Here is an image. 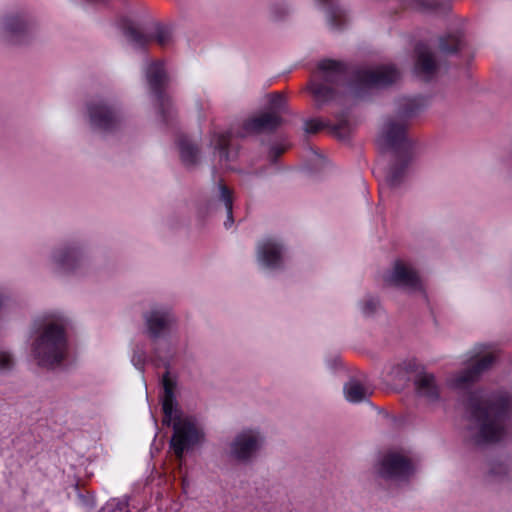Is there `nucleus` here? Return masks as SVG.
Instances as JSON below:
<instances>
[{
    "mask_svg": "<svg viewBox=\"0 0 512 512\" xmlns=\"http://www.w3.org/2000/svg\"><path fill=\"white\" fill-rule=\"evenodd\" d=\"M121 30L127 42L134 49H145L151 42L150 27L144 30L137 28L132 21L124 19L121 22Z\"/></svg>",
    "mask_w": 512,
    "mask_h": 512,
    "instance_id": "4be33fe9",
    "label": "nucleus"
},
{
    "mask_svg": "<svg viewBox=\"0 0 512 512\" xmlns=\"http://www.w3.org/2000/svg\"><path fill=\"white\" fill-rule=\"evenodd\" d=\"M414 473L411 460L396 452L385 454L376 465V474L386 481L408 482Z\"/></svg>",
    "mask_w": 512,
    "mask_h": 512,
    "instance_id": "9b49d317",
    "label": "nucleus"
},
{
    "mask_svg": "<svg viewBox=\"0 0 512 512\" xmlns=\"http://www.w3.org/2000/svg\"><path fill=\"white\" fill-rule=\"evenodd\" d=\"M229 138V134L221 133L215 134L211 140V145L214 147V155L218 156L220 163L230 161L228 151Z\"/></svg>",
    "mask_w": 512,
    "mask_h": 512,
    "instance_id": "c85d7f7f",
    "label": "nucleus"
},
{
    "mask_svg": "<svg viewBox=\"0 0 512 512\" xmlns=\"http://www.w3.org/2000/svg\"><path fill=\"white\" fill-rule=\"evenodd\" d=\"M333 132L339 137V138H342V139H345L348 135V130H347V123L346 121H341L339 124L335 125L333 127Z\"/></svg>",
    "mask_w": 512,
    "mask_h": 512,
    "instance_id": "c9c22d12",
    "label": "nucleus"
},
{
    "mask_svg": "<svg viewBox=\"0 0 512 512\" xmlns=\"http://www.w3.org/2000/svg\"><path fill=\"white\" fill-rule=\"evenodd\" d=\"M386 284L405 289L409 292L421 291L422 283L417 272L400 260H396L392 270L384 277Z\"/></svg>",
    "mask_w": 512,
    "mask_h": 512,
    "instance_id": "ddd939ff",
    "label": "nucleus"
},
{
    "mask_svg": "<svg viewBox=\"0 0 512 512\" xmlns=\"http://www.w3.org/2000/svg\"><path fill=\"white\" fill-rule=\"evenodd\" d=\"M216 200L223 204L226 212V221L224 222L225 228H230L234 222L233 220V199L232 193L229 188L223 183H218L216 186Z\"/></svg>",
    "mask_w": 512,
    "mask_h": 512,
    "instance_id": "cd10ccee",
    "label": "nucleus"
},
{
    "mask_svg": "<svg viewBox=\"0 0 512 512\" xmlns=\"http://www.w3.org/2000/svg\"><path fill=\"white\" fill-rule=\"evenodd\" d=\"M413 382L419 397L426 399L428 402H436L440 399V389L434 374L425 370L419 371Z\"/></svg>",
    "mask_w": 512,
    "mask_h": 512,
    "instance_id": "aec40b11",
    "label": "nucleus"
},
{
    "mask_svg": "<svg viewBox=\"0 0 512 512\" xmlns=\"http://www.w3.org/2000/svg\"><path fill=\"white\" fill-rule=\"evenodd\" d=\"M151 42L155 41L161 47H164L172 42L173 33L169 26L155 23L150 27Z\"/></svg>",
    "mask_w": 512,
    "mask_h": 512,
    "instance_id": "c756f323",
    "label": "nucleus"
},
{
    "mask_svg": "<svg viewBox=\"0 0 512 512\" xmlns=\"http://www.w3.org/2000/svg\"><path fill=\"white\" fill-rule=\"evenodd\" d=\"M265 443L264 435L256 429H244L229 443L228 457L243 464L250 463Z\"/></svg>",
    "mask_w": 512,
    "mask_h": 512,
    "instance_id": "6e6552de",
    "label": "nucleus"
},
{
    "mask_svg": "<svg viewBox=\"0 0 512 512\" xmlns=\"http://www.w3.org/2000/svg\"><path fill=\"white\" fill-rule=\"evenodd\" d=\"M512 418V393L506 390L475 391L466 404L464 442L485 448L502 441Z\"/></svg>",
    "mask_w": 512,
    "mask_h": 512,
    "instance_id": "f03ea898",
    "label": "nucleus"
},
{
    "mask_svg": "<svg viewBox=\"0 0 512 512\" xmlns=\"http://www.w3.org/2000/svg\"><path fill=\"white\" fill-rule=\"evenodd\" d=\"M442 70H447V63L426 43H418L414 49V76L424 82L434 80Z\"/></svg>",
    "mask_w": 512,
    "mask_h": 512,
    "instance_id": "1a4fd4ad",
    "label": "nucleus"
},
{
    "mask_svg": "<svg viewBox=\"0 0 512 512\" xmlns=\"http://www.w3.org/2000/svg\"><path fill=\"white\" fill-rule=\"evenodd\" d=\"M378 308H379L378 299H376L374 297H368L362 305V312L366 316H371L377 311Z\"/></svg>",
    "mask_w": 512,
    "mask_h": 512,
    "instance_id": "72a5a7b5",
    "label": "nucleus"
},
{
    "mask_svg": "<svg viewBox=\"0 0 512 512\" xmlns=\"http://www.w3.org/2000/svg\"><path fill=\"white\" fill-rule=\"evenodd\" d=\"M425 108L421 97H401L395 102V115L385 120L380 141L387 147H406L411 142L407 136L409 120L420 114Z\"/></svg>",
    "mask_w": 512,
    "mask_h": 512,
    "instance_id": "20e7f679",
    "label": "nucleus"
},
{
    "mask_svg": "<svg viewBox=\"0 0 512 512\" xmlns=\"http://www.w3.org/2000/svg\"><path fill=\"white\" fill-rule=\"evenodd\" d=\"M9 300V297L0 291V311L6 306L7 301Z\"/></svg>",
    "mask_w": 512,
    "mask_h": 512,
    "instance_id": "e433bc0d",
    "label": "nucleus"
},
{
    "mask_svg": "<svg viewBox=\"0 0 512 512\" xmlns=\"http://www.w3.org/2000/svg\"><path fill=\"white\" fill-rule=\"evenodd\" d=\"M145 322L149 336L155 341L165 335L175 319L166 310L153 309L145 314Z\"/></svg>",
    "mask_w": 512,
    "mask_h": 512,
    "instance_id": "a211bd4d",
    "label": "nucleus"
},
{
    "mask_svg": "<svg viewBox=\"0 0 512 512\" xmlns=\"http://www.w3.org/2000/svg\"><path fill=\"white\" fill-rule=\"evenodd\" d=\"M31 332V354L37 365L48 369L60 365L67 351L64 319L51 315L38 318Z\"/></svg>",
    "mask_w": 512,
    "mask_h": 512,
    "instance_id": "7ed1b4c3",
    "label": "nucleus"
},
{
    "mask_svg": "<svg viewBox=\"0 0 512 512\" xmlns=\"http://www.w3.org/2000/svg\"><path fill=\"white\" fill-rule=\"evenodd\" d=\"M162 386L164 389V395L162 397V410H163V425L170 426L172 422V415L176 413L177 409H181L178 405L175 396L176 380L170 376L169 371H166L162 377Z\"/></svg>",
    "mask_w": 512,
    "mask_h": 512,
    "instance_id": "6ab92c4d",
    "label": "nucleus"
},
{
    "mask_svg": "<svg viewBox=\"0 0 512 512\" xmlns=\"http://www.w3.org/2000/svg\"><path fill=\"white\" fill-rule=\"evenodd\" d=\"M52 259L57 267L65 272H74L81 269L86 262V256L77 243H67L57 248Z\"/></svg>",
    "mask_w": 512,
    "mask_h": 512,
    "instance_id": "4468645a",
    "label": "nucleus"
},
{
    "mask_svg": "<svg viewBox=\"0 0 512 512\" xmlns=\"http://www.w3.org/2000/svg\"><path fill=\"white\" fill-rule=\"evenodd\" d=\"M485 479L489 483L512 480V460L506 456L491 459L487 463Z\"/></svg>",
    "mask_w": 512,
    "mask_h": 512,
    "instance_id": "412c9836",
    "label": "nucleus"
},
{
    "mask_svg": "<svg viewBox=\"0 0 512 512\" xmlns=\"http://www.w3.org/2000/svg\"><path fill=\"white\" fill-rule=\"evenodd\" d=\"M283 245L276 239L268 237L257 245V259L269 269H279L283 265Z\"/></svg>",
    "mask_w": 512,
    "mask_h": 512,
    "instance_id": "2eb2a0df",
    "label": "nucleus"
},
{
    "mask_svg": "<svg viewBox=\"0 0 512 512\" xmlns=\"http://www.w3.org/2000/svg\"><path fill=\"white\" fill-rule=\"evenodd\" d=\"M317 4L325 9L326 19L331 29L340 30L347 22L345 10L340 7L336 0H316Z\"/></svg>",
    "mask_w": 512,
    "mask_h": 512,
    "instance_id": "5701e85b",
    "label": "nucleus"
},
{
    "mask_svg": "<svg viewBox=\"0 0 512 512\" xmlns=\"http://www.w3.org/2000/svg\"><path fill=\"white\" fill-rule=\"evenodd\" d=\"M90 128L103 134H111L120 130L124 124L121 110L106 99L98 98L86 105Z\"/></svg>",
    "mask_w": 512,
    "mask_h": 512,
    "instance_id": "423d86ee",
    "label": "nucleus"
},
{
    "mask_svg": "<svg viewBox=\"0 0 512 512\" xmlns=\"http://www.w3.org/2000/svg\"><path fill=\"white\" fill-rule=\"evenodd\" d=\"M84 1L87 3H101V2H104L105 0H84Z\"/></svg>",
    "mask_w": 512,
    "mask_h": 512,
    "instance_id": "ea45409f",
    "label": "nucleus"
},
{
    "mask_svg": "<svg viewBox=\"0 0 512 512\" xmlns=\"http://www.w3.org/2000/svg\"><path fill=\"white\" fill-rule=\"evenodd\" d=\"M16 367V359L14 355L7 350H0V374L8 375L13 372Z\"/></svg>",
    "mask_w": 512,
    "mask_h": 512,
    "instance_id": "7c9ffc66",
    "label": "nucleus"
},
{
    "mask_svg": "<svg viewBox=\"0 0 512 512\" xmlns=\"http://www.w3.org/2000/svg\"><path fill=\"white\" fill-rule=\"evenodd\" d=\"M403 4L425 13H444L450 9L448 0H400Z\"/></svg>",
    "mask_w": 512,
    "mask_h": 512,
    "instance_id": "a878e982",
    "label": "nucleus"
},
{
    "mask_svg": "<svg viewBox=\"0 0 512 512\" xmlns=\"http://www.w3.org/2000/svg\"><path fill=\"white\" fill-rule=\"evenodd\" d=\"M34 23L22 12H8L0 17V36L11 45H22L32 38Z\"/></svg>",
    "mask_w": 512,
    "mask_h": 512,
    "instance_id": "0eeeda50",
    "label": "nucleus"
},
{
    "mask_svg": "<svg viewBox=\"0 0 512 512\" xmlns=\"http://www.w3.org/2000/svg\"><path fill=\"white\" fill-rule=\"evenodd\" d=\"M268 96L271 109L273 110L270 113H276L279 115V113L286 111V99L282 94L273 93Z\"/></svg>",
    "mask_w": 512,
    "mask_h": 512,
    "instance_id": "2f4dec72",
    "label": "nucleus"
},
{
    "mask_svg": "<svg viewBox=\"0 0 512 512\" xmlns=\"http://www.w3.org/2000/svg\"><path fill=\"white\" fill-rule=\"evenodd\" d=\"M325 126L326 125L324 122L317 120V119H312V120L305 121L304 130L306 133L312 134V133H316V132L320 131Z\"/></svg>",
    "mask_w": 512,
    "mask_h": 512,
    "instance_id": "f704fd0d",
    "label": "nucleus"
},
{
    "mask_svg": "<svg viewBox=\"0 0 512 512\" xmlns=\"http://www.w3.org/2000/svg\"><path fill=\"white\" fill-rule=\"evenodd\" d=\"M465 46L463 33L460 30L448 32L438 39V48L443 55H453Z\"/></svg>",
    "mask_w": 512,
    "mask_h": 512,
    "instance_id": "393cba45",
    "label": "nucleus"
},
{
    "mask_svg": "<svg viewBox=\"0 0 512 512\" xmlns=\"http://www.w3.org/2000/svg\"><path fill=\"white\" fill-rule=\"evenodd\" d=\"M317 77L310 82L309 89L321 107L339 96L364 99L373 89L396 83L400 72L394 65H383L376 69L358 68L349 74L344 63L328 59L319 63Z\"/></svg>",
    "mask_w": 512,
    "mask_h": 512,
    "instance_id": "f257e3e1",
    "label": "nucleus"
},
{
    "mask_svg": "<svg viewBox=\"0 0 512 512\" xmlns=\"http://www.w3.org/2000/svg\"><path fill=\"white\" fill-rule=\"evenodd\" d=\"M495 356L491 353L484 355L478 359L471 367L455 374L450 379V385L455 388H463L478 380V378L486 372L495 362Z\"/></svg>",
    "mask_w": 512,
    "mask_h": 512,
    "instance_id": "dca6fc26",
    "label": "nucleus"
},
{
    "mask_svg": "<svg viewBox=\"0 0 512 512\" xmlns=\"http://www.w3.org/2000/svg\"><path fill=\"white\" fill-rule=\"evenodd\" d=\"M283 123V119L276 113L264 112L257 116L247 119L243 123L242 137L247 134H259L263 132L271 133L276 131Z\"/></svg>",
    "mask_w": 512,
    "mask_h": 512,
    "instance_id": "f3484780",
    "label": "nucleus"
},
{
    "mask_svg": "<svg viewBox=\"0 0 512 512\" xmlns=\"http://www.w3.org/2000/svg\"><path fill=\"white\" fill-rule=\"evenodd\" d=\"M283 152L282 148L272 147L270 150V157L276 158Z\"/></svg>",
    "mask_w": 512,
    "mask_h": 512,
    "instance_id": "4c0bfd02",
    "label": "nucleus"
},
{
    "mask_svg": "<svg viewBox=\"0 0 512 512\" xmlns=\"http://www.w3.org/2000/svg\"><path fill=\"white\" fill-rule=\"evenodd\" d=\"M180 159L187 168L195 167L199 160V148L187 136L181 135L177 140Z\"/></svg>",
    "mask_w": 512,
    "mask_h": 512,
    "instance_id": "b1692460",
    "label": "nucleus"
},
{
    "mask_svg": "<svg viewBox=\"0 0 512 512\" xmlns=\"http://www.w3.org/2000/svg\"><path fill=\"white\" fill-rule=\"evenodd\" d=\"M345 398L351 403H360L368 400L372 394L368 388L363 386L358 380L350 379L343 387Z\"/></svg>",
    "mask_w": 512,
    "mask_h": 512,
    "instance_id": "bb28decb",
    "label": "nucleus"
},
{
    "mask_svg": "<svg viewBox=\"0 0 512 512\" xmlns=\"http://www.w3.org/2000/svg\"><path fill=\"white\" fill-rule=\"evenodd\" d=\"M170 425H172L174 433L169 444L178 459L183 458L185 451L204 441L205 434L197 426L196 420L190 416L183 417L181 409H177L176 413H173Z\"/></svg>",
    "mask_w": 512,
    "mask_h": 512,
    "instance_id": "39448f33",
    "label": "nucleus"
},
{
    "mask_svg": "<svg viewBox=\"0 0 512 512\" xmlns=\"http://www.w3.org/2000/svg\"><path fill=\"white\" fill-rule=\"evenodd\" d=\"M146 361V353L143 347L136 346L133 355L131 358V362L136 369H138L141 373L144 372V364Z\"/></svg>",
    "mask_w": 512,
    "mask_h": 512,
    "instance_id": "473e14b6",
    "label": "nucleus"
},
{
    "mask_svg": "<svg viewBox=\"0 0 512 512\" xmlns=\"http://www.w3.org/2000/svg\"><path fill=\"white\" fill-rule=\"evenodd\" d=\"M145 77L148 86L156 97L159 113L163 121H168L173 115V107L170 98L164 93V86L168 81V76L162 61H152L145 69Z\"/></svg>",
    "mask_w": 512,
    "mask_h": 512,
    "instance_id": "9d476101",
    "label": "nucleus"
},
{
    "mask_svg": "<svg viewBox=\"0 0 512 512\" xmlns=\"http://www.w3.org/2000/svg\"><path fill=\"white\" fill-rule=\"evenodd\" d=\"M387 148V146H385ZM395 152L394 159L392 160L386 175L385 181L391 188L399 187L406 179L410 164L412 161V143L408 142L407 148L405 147H388Z\"/></svg>",
    "mask_w": 512,
    "mask_h": 512,
    "instance_id": "f8f14e48",
    "label": "nucleus"
},
{
    "mask_svg": "<svg viewBox=\"0 0 512 512\" xmlns=\"http://www.w3.org/2000/svg\"><path fill=\"white\" fill-rule=\"evenodd\" d=\"M154 354L156 356V358H158L160 361H165V359L162 357L161 353H160V350L159 348H154Z\"/></svg>",
    "mask_w": 512,
    "mask_h": 512,
    "instance_id": "58836bf2",
    "label": "nucleus"
}]
</instances>
